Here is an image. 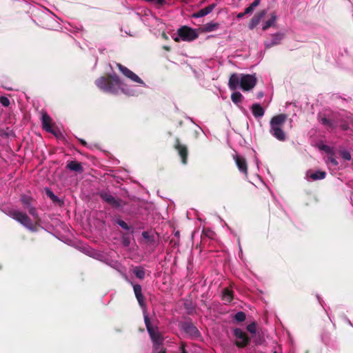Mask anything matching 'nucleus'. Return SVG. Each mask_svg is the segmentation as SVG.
<instances>
[{"label":"nucleus","mask_w":353,"mask_h":353,"mask_svg":"<svg viewBox=\"0 0 353 353\" xmlns=\"http://www.w3.org/2000/svg\"><path fill=\"white\" fill-rule=\"evenodd\" d=\"M327 163H330L332 165L336 166L338 165L337 161L333 157L332 154L327 157V159L326 161Z\"/></svg>","instance_id":"obj_32"},{"label":"nucleus","mask_w":353,"mask_h":353,"mask_svg":"<svg viewBox=\"0 0 353 353\" xmlns=\"http://www.w3.org/2000/svg\"><path fill=\"white\" fill-rule=\"evenodd\" d=\"M283 35L282 34L277 33V34H273L272 36L271 41L265 42V46L267 48H270L273 46L279 44L280 42L281 41V40L283 39Z\"/></svg>","instance_id":"obj_17"},{"label":"nucleus","mask_w":353,"mask_h":353,"mask_svg":"<svg viewBox=\"0 0 353 353\" xmlns=\"http://www.w3.org/2000/svg\"><path fill=\"white\" fill-rule=\"evenodd\" d=\"M119 70L133 82L138 83L137 85H130L122 83L117 75H111L110 78L101 77L96 81V85L101 90L112 94H117L120 89L127 95L134 96L139 94L141 89L145 87V83L133 72L125 66L118 64Z\"/></svg>","instance_id":"obj_1"},{"label":"nucleus","mask_w":353,"mask_h":353,"mask_svg":"<svg viewBox=\"0 0 353 353\" xmlns=\"http://www.w3.org/2000/svg\"><path fill=\"white\" fill-rule=\"evenodd\" d=\"M233 300V292L229 288H225L222 292V301L225 304L230 303Z\"/></svg>","instance_id":"obj_20"},{"label":"nucleus","mask_w":353,"mask_h":353,"mask_svg":"<svg viewBox=\"0 0 353 353\" xmlns=\"http://www.w3.org/2000/svg\"><path fill=\"white\" fill-rule=\"evenodd\" d=\"M174 235L176 236H179V231L175 232Z\"/></svg>","instance_id":"obj_42"},{"label":"nucleus","mask_w":353,"mask_h":353,"mask_svg":"<svg viewBox=\"0 0 353 353\" xmlns=\"http://www.w3.org/2000/svg\"><path fill=\"white\" fill-rule=\"evenodd\" d=\"M234 319L237 322H242L245 319V314L243 312H238L235 314Z\"/></svg>","instance_id":"obj_30"},{"label":"nucleus","mask_w":353,"mask_h":353,"mask_svg":"<svg viewBox=\"0 0 353 353\" xmlns=\"http://www.w3.org/2000/svg\"><path fill=\"white\" fill-rule=\"evenodd\" d=\"M153 349L155 353H165L162 347V343H153Z\"/></svg>","instance_id":"obj_29"},{"label":"nucleus","mask_w":353,"mask_h":353,"mask_svg":"<svg viewBox=\"0 0 353 353\" xmlns=\"http://www.w3.org/2000/svg\"><path fill=\"white\" fill-rule=\"evenodd\" d=\"M68 168L71 170L77 172L81 171L82 170L81 164L77 161H70L68 164Z\"/></svg>","instance_id":"obj_27"},{"label":"nucleus","mask_w":353,"mask_h":353,"mask_svg":"<svg viewBox=\"0 0 353 353\" xmlns=\"http://www.w3.org/2000/svg\"><path fill=\"white\" fill-rule=\"evenodd\" d=\"M322 149L326 151L327 152H330V148L326 145L323 146Z\"/></svg>","instance_id":"obj_38"},{"label":"nucleus","mask_w":353,"mask_h":353,"mask_svg":"<svg viewBox=\"0 0 353 353\" xmlns=\"http://www.w3.org/2000/svg\"><path fill=\"white\" fill-rule=\"evenodd\" d=\"M101 196L103 201H105V202L112 205L114 207H119L121 205V201L120 200L117 199L112 195L107 192H102L101 194Z\"/></svg>","instance_id":"obj_9"},{"label":"nucleus","mask_w":353,"mask_h":353,"mask_svg":"<svg viewBox=\"0 0 353 353\" xmlns=\"http://www.w3.org/2000/svg\"><path fill=\"white\" fill-rule=\"evenodd\" d=\"M48 194L52 199H54L55 197L53 193L50 191H48Z\"/></svg>","instance_id":"obj_40"},{"label":"nucleus","mask_w":353,"mask_h":353,"mask_svg":"<svg viewBox=\"0 0 353 353\" xmlns=\"http://www.w3.org/2000/svg\"><path fill=\"white\" fill-rule=\"evenodd\" d=\"M239 251H240V252H242V249L240 245H239Z\"/></svg>","instance_id":"obj_44"},{"label":"nucleus","mask_w":353,"mask_h":353,"mask_svg":"<svg viewBox=\"0 0 353 353\" xmlns=\"http://www.w3.org/2000/svg\"><path fill=\"white\" fill-rule=\"evenodd\" d=\"M277 19V17L274 13H272L270 19H267L262 26V29L265 30L270 27H272L275 25L276 21Z\"/></svg>","instance_id":"obj_22"},{"label":"nucleus","mask_w":353,"mask_h":353,"mask_svg":"<svg viewBox=\"0 0 353 353\" xmlns=\"http://www.w3.org/2000/svg\"><path fill=\"white\" fill-rule=\"evenodd\" d=\"M234 335L236 338V344L239 347H245L248 345L250 339L240 328L234 330Z\"/></svg>","instance_id":"obj_7"},{"label":"nucleus","mask_w":353,"mask_h":353,"mask_svg":"<svg viewBox=\"0 0 353 353\" xmlns=\"http://www.w3.org/2000/svg\"><path fill=\"white\" fill-rule=\"evenodd\" d=\"M144 321L152 343H163V338L162 335L157 329H154L151 326L150 320L146 315H144Z\"/></svg>","instance_id":"obj_6"},{"label":"nucleus","mask_w":353,"mask_h":353,"mask_svg":"<svg viewBox=\"0 0 353 353\" xmlns=\"http://www.w3.org/2000/svg\"><path fill=\"white\" fill-rule=\"evenodd\" d=\"M322 122H323V123H324V124H327V125H329V124H330V121H329L327 119H325V118H323V119H322Z\"/></svg>","instance_id":"obj_39"},{"label":"nucleus","mask_w":353,"mask_h":353,"mask_svg":"<svg viewBox=\"0 0 353 353\" xmlns=\"http://www.w3.org/2000/svg\"><path fill=\"white\" fill-rule=\"evenodd\" d=\"M181 353H186V351L183 345H181Z\"/></svg>","instance_id":"obj_41"},{"label":"nucleus","mask_w":353,"mask_h":353,"mask_svg":"<svg viewBox=\"0 0 353 353\" xmlns=\"http://www.w3.org/2000/svg\"><path fill=\"white\" fill-rule=\"evenodd\" d=\"M142 236L148 245H154L156 241V236L153 233L144 231L142 232Z\"/></svg>","instance_id":"obj_21"},{"label":"nucleus","mask_w":353,"mask_h":353,"mask_svg":"<svg viewBox=\"0 0 353 353\" xmlns=\"http://www.w3.org/2000/svg\"><path fill=\"white\" fill-rule=\"evenodd\" d=\"M287 116L281 114L272 118L270 125V134L276 139L283 141L286 139L285 133L283 131V125L286 121Z\"/></svg>","instance_id":"obj_4"},{"label":"nucleus","mask_w":353,"mask_h":353,"mask_svg":"<svg viewBox=\"0 0 353 353\" xmlns=\"http://www.w3.org/2000/svg\"><path fill=\"white\" fill-rule=\"evenodd\" d=\"M151 2L157 6H162L165 3V0H152Z\"/></svg>","instance_id":"obj_36"},{"label":"nucleus","mask_w":353,"mask_h":353,"mask_svg":"<svg viewBox=\"0 0 353 353\" xmlns=\"http://www.w3.org/2000/svg\"><path fill=\"white\" fill-rule=\"evenodd\" d=\"M123 229L129 231L130 232H132L131 230V227L129 225L130 222H117Z\"/></svg>","instance_id":"obj_31"},{"label":"nucleus","mask_w":353,"mask_h":353,"mask_svg":"<svg viewBox=\"0 0 353 353\" xmlns=\"http://www.w3.org/2000/svg\"><path fill=\"white\" fill-rule=\"evenodd\" d=\"M245 14H247V13H245V11L243 12H240L237 14V18H242Z\"/></svg>","instance_id":"obj_37"},{"label":"nucleus","mask_w":353,"mask_h":353,"mask_svg":"<svg viewBox=\"0 0 353 353\" xmlns=\"http://www.w3.org/2000/svg\"><path fill=\"white\" fill-rule=\"evenodd\" d=\"M265 14H266L265 10H262V11L255 14L254 16L252 18V19L250 21V23L248 26L250 29L252 30L256 26H258L260 23V22L261 21L262 19L265 15Z\"/></svg>","instance_id":"obj_10"},{"label":"nucleus","mask_w":353,"mask_h":353,"mask_svg":"<svg viewBox=\"0 0 353 353\" xmlns=\"http://www.w3.org/2000/svg\"><path fill=\"white\" fill-rule=\"evenodd\" d=\"M263 93H262V92H261V93H259V97H263Z\"/></svg>","instance_id":"obj_43"},{"label":"nucleus","mask_w":353,"mask_h":353,"mask_svg":"<svg viewBox=\"0 0 353 353\" xmlns=\"http://www.w3.org/2000/svg\"><path fill=\"white\" fill-rule=\"evenodd\" d=\"M256 81L255 74H232L228 84L231 90L240 88L243 91H249L255 86Z\"/></svg>","instance_id":"obj_3"},{"label":"nucleus","mask_w":353,"mask_h":353,"mask_svg":"<svg viewBox=\"0 0 353 353\" xmlns=\"http://www.w3.org/2000/svg\"><path fill=\"white\" fill-rule=\"evenodd\" d=\"M247 330L251 334L256 333V325L254 323H250L247 326Z\"/></svg>","instance_id":"obj_33"},{"label":"nucleus","mask_w":353,"mask_h":353,"mask_svg":"<svg viewBox=\"0 0 353 353\" xmlns=\"http://www.w3.org/2000/svg\"><path fill=\"white\" fill-rule=\"evenodd\" d=\"M30 212L34 215V210H31Z\"/></svg>","instance_id":"obj_45"},{"label":"nucleus","mask_w":353,"mask_h":353,"mask_svg":"<svg viewBox=\"0 0 353 353\" xmlns=\"http://www.w3.org/2000/svg\"><path fill=\"white\" fill-rule=\"evenodd\" d=\"M119 70L133 82L138 83L137 85H130L122 83L117 75H111L110 78L101 77L96 81V85L101 90L112 94H117L120 89L127 95L134 96L139 94L141 89L145 87V83L133 72L125 66L118 64Z\"/></svg>","instance_id":"obj_2"},{"label":"nucleus","mask_w":353,"mask_h":353,"mask_svg":"<svg viewBox=\"0 0 353 353\" xmlns=\"http://www.w3.org/2000/svg\"><path fill=\"white\" fill-rule=\"evenodd\" d=\"M234 159L239 171L243 172L244 174L247 175L248 170L245 159L243 157L239 155H236L234 157Z\"/></svg>","instance_id":"obj_11"},{"label":"nucleus","mask_w":353,"mask_h":353,"mask_svg":"<svg viewBox=\"0 0 353 353\" xmlns=\"http://www.w3.org/2000/svg\"><path fill=\"white\" fill-rule=\"evenodd\" d=\"M251 109H252L253 115L256 118L262 117L264 115L265 110H264L263 108L259 103L253 104Z\"/></svg>","instance_id":"obj_19"},{"label":"nucleus","mask_w":353,"mask_h":353,"mask_svg":"<svg viewBox=\"0 0 353 353\" xmlns=\"http://www.w3.org/2000/svg\"><path fill=\"white\" fill-rule=\"evenodd\" d=\"M133 273L139 279H143L145 277V272L143 267L137 266L133 269Z\"/></svg>","instance_id":"obj_24"},{"label":"nucleus","mask_w":353,"mask_h":353,"mask_svg":"<svg viewBox=\"0 0 353 353\" xmlns=\"http://www.w3.org/2000/svg\"><path fill=\"white\" fill-rule=\"evenodd\" d=\"M341 156H342V157H343L344 159H345V160L349 161V160H350V159H351V154H350V153L349 152H347V151H343V152H341Z\"/></svg>","instance_id":"obj_35"},{"label":"nucleus","mask_w":353,"mask_h":353,"mask_svg":"<svg viewBox=\"0 0 353 353\" xmlns=\"http://www.w3.org/2000/svg\"><path fill=\"white\" fill-rule=\"evenodd\" d=\"M219 23H208L205 25L204 30L205 32H212L219 28Z\"/></svg>","instance_id":"obj_26"},{"label":"nucleus","mask_w":353,"mask_h":353,"mask_svg":"<svg viewBox=\"0 0 353 353\" xmlns=\"http://www.w3.org/2000/svg\"><path fill=\"white\" fill-rule=\"evenodd\" d=\"M181 330L191 337L198 336L199 332L191 322H183L181 325Z\"/></svg>","instance_id":"obj_8"},{"label":"nucleus","mask_w":353,"mask_h":353,"mask_svg":"<svg viewBox=\"0 0 353 353\" xmlns=\"http://www.w3.org/2000/svg\"><path fill=\"white\" fill-rule=\"evenodd\" d=\"M21 224L27 230L32 232H39L43 229V227L39 224V222H20Z\"/></svg>","instance_id":"obj_12"},{"label":"nucleus","mask_w":353,"mask_h":353,"mask_svg":"<svg viewBox=\"0 0 353 353\" xmlns=\"http://www.w3.org/2000/svg\"><path fill=\"white\" fill-rule=\"evenodd\" d=\"M0 103L5 107H8L10 105V100L5 97L0 98Z\"/></svg>","instance_id":"obj_34"},{"label":"nucleus","mask_w":353,"mask_h":353,"mask_svg":"<svg viewBox=\"0 0 353 353\" xmlns=\"http://www.w3.org/2000/svg\"><path fill=\"white\" fill-rule=\"evenodd\" d=\"M243 96L242 94L239 92H235L232 93L231 96L232 101L236 105L240 103L242 101Z\"/></svg>","instance_id":"obj_28"},{"label":"nucleus","mask_w":353,"mask_h":353,"mask_svg":"<svg viewBox=\"0 0 353 353\" xmlns=\"http://www.w3.org/2000/svg\"><path fill=\"white\" fill-rule=\"evenodd\" d=\"M325 172L323 171H316L312 172L309 170L306 172V178L308 181H316L319 179H323L325 177Z\"/></svg>","instance_id":"obj_13"},{"label":"nucleus","mask_w":353,"mask_h":353,"mask_svg":"<svg viewBox=\"0 0 353 353\" xmlns=\"http://www.w3.org/2000/svg\"><path fill=\"white\" fill-rule=\"evenodd\" d=\"M134 292L141 307L144 306V297L141 293V286L139 284L133 285Z\"/></svg>","instance_id":"obj_14"},{"label":"nucleus","mask_w":353,"mask_h":353,"mask_svg":"<svg viewBox=\"0 0 353 353\" xmlns=\"http://www.w3.org/2000/svg\"><path fill=\"white\" fill-rule=\"evenodd\" d=\"M176 148L179 152V155L181 157L182 163L183 164L186 163V157H187V148L181 145L179 142L176 144Z\"/></svg>","instance_id":"obj_23"},{"label":"nucleus","mask_w":353,"mask_h":353,"mask_svg":"<svg viewBox=\"0 0 353 353\" xmlns=\"http://www.w3.org/2000/svg\"><path fill=\"white\" fill-rule=\"evenodd\" d=\"M9 215L12 219H14L15 221H26L27 219V216L25 214L17 210H11L9 212Z\"/></svg>","instance_id":"obj_18"},{"label":"nucleus","mask_w":353,"mask_h":353,"mask_svg":"<svg viewBox=\"0 0 353 353\" xmlns=\"http://www.w3.org/2000/svg\"><path fill=\"white\" fill-rule=\"evenodd\" d=\"M198 36L196 30L184 26L178 29L176 34L172 35V38L176 42L180 41L189 42L196 39Z\"/></svg>","instance_id":"obj_5"},{"label":"nucleus","mask_w":353,"mask_h":353,"mask_svg":"<svg viewBox=\"0 0 353 353\" xmlns=\"http://www.w3.org/2000/svg\"><path fill=\"white\" fill-rule=\"evenodd\" d=\"M260 0H254L248 8L245 9V13L251 14L254 9L260 4Z\"/></svg>","instance_id":"obj_25"},{"label":"nucleus","mask_w":353,"mask_h":353,"mask_svg":"<svg viewBox=\"0 0 353 353\" xmlns=\"http://www.w3.org/2000/svg\"><path fill=\"white\" fill-rule=\"evenodd\" d=\"M42 125L46 131L54 133L51 125V119L47 114L42 115Z\"/></svg>","instance_id":"obj_16"},{"label":"nucleus","mask_w":353,"mask_h":353,"mask_svg":"<svg viewBox=\"0 0 353 353\" xmlns=\"http://www.w3.org/2000/svg\"><path fill=\"white\" fill-rule=\"evenodd\" d=\"M214 5H210L197 12H195L192 14V17L194 18H200L206 16L207 14H210L214 9Z\"/></svg>","instance_id":"obj_15"}]
</instances>
